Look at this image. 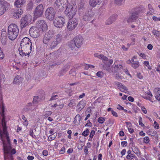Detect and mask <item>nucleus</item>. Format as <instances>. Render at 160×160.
Returning a JSON list of instances; mask_svg holds the SVG:
<instances>
[{
	"instance_id": "obj_12",
	"label": "nucleus",
	"mask_w": 160,
	"mask_h": 160,
	"mask_svg": "<svg viewBox=\"0 0 160 160\" xmlns=\"http://www.w3.org/2000/svg\"><path fill=\"white\" fill-rule=\"evenodd\" d=\"M36 26L42 32L46 31L48 28V26L46 22L44 20H40L38 21Z\"/></svg>"
},
{
	"instance_id": "obj_20",
	"label": "nucleus",
	"mask_w": 160,
	"mask_h": 160,
	"mask_svg": "<svg viewBox=\"0 0 160 160\" xmlns=\"http://www.w3.org/2000/svg\"><path fill=\"white\" fill-rule=\"evenodd\" d=\"M32 44L31 40L27 37H24L21 40L20 44V46L27 45L28 44Z\"/></svg>"
},
{
	"instance_id": "obj_11",
	"label": "nucleus",
	"mask_w": 160,
	"mask_h": 160,
	"mask_svg": "<svg viewBox=\"0 0 160 160\" xmlns=\"http://www.w3.org/2000/svg\"><path fill=\"white\" fill-rule=\"evenodd\" d=\"M68 3V0H56L54 6L57 8H64L67 7Z\"/></svg>"
},
{
	"instance_id": "obj_40",
	"label": "nucleus",
	"mask_w": 160,
	"mask_h": 160,
	"mask_svg": "<svg viewBox=\"0 0 160 160\" xmlns=\"http://www.w3.org/2000/svg\"><path fill=\"white\" fill-rule=\"evenodd\" d=\"M152 33L154 35L157 37H159L160 36V32L156 30H153Z\"/></svg>"
},
{
	"instance_id": "obj_36",
	"label": "nucleus",
	"mask_w": 160,
	"mask_h": 160,
	"mask_svg": "<svg viewBox=\"0 0 160 160\" xmlns=\"http://www.w3.org/2000/svg\"><path fill=\"white\" fill-rule=\"evenodd\" d=\"M55 133H53L52 134L49 136L48 139V141H51L55 139L57 135V133H56L55 134Z\"/></svg>"
},
{
	"instance_id": "obj_25",
	"label": "nucleus",
	"mask_w": 160,
	"mask_h": 160,
	"mask_svg": "<svg viewBox=\"0 0 160 160\" xmlns=\"http://www.w3.org/2000/svg\"><path fill=\"white\" fill-rule=\"evenodd\" d=\"M101 2V0H90L89 4L91 7H95L97 5L100 4Z\"/></svg>"
},
{
	"instance_id": "obj_55",
	"label": "nucleus",
	"mask_w": 160,
	"mask_h": 160,
	"mask_svg": "<svg viewBox=\"0 0 160 160\" xmlns=\"http://www.w3.org/2000/svg\"><path fill=\"white\" fill-rule=\"evenodd\" d=\"M147 94L149 96H150V97H149L148 98H147V99L149 100V101H152L151 97H152V93H151V92L150 91H149L147 93Z\"/></svg>"
},
{
	"instance_id": "obj_6",
	"label": "nucleus",
	"mask_w": 160,
	"mask_h": 160,
	"mask_svg": "<svg viewBox=\"0 0 160 160\" xmlns=\"http://www.w3.org/2000/svg\"><path fill=\"white\" fill-rule=\"evenodd\" d=\"M46 18L50 20H53L55 16L56 12L53 8L50 7L47 8L45 11Z\"/></svg>"
},
{
	"instance_id": "obj_30",
	"label": "nucleus",
	"mask_w": 160,
	"mask_h": 160,
	"mask_svg": "<svg viewBox=\"0 0 160 160\" xmlns=\"http://www.w3.org/2000/svg\"><path fill=\"white\" fill-rule=\"evenodd\" d=\"M132 150L133 152L137 155H140V151L137 146L135 145L132 147Z\"/></svg>"
},
{
	"instance_id": "obj_5",
	"label": "nucleus",
	"mask_w": 160,
	"mask_h": 160,
	"mask_svg": "<svg viewBox=\"0 0 160 160\" xmlns=\"http://www.w3.org/2000/svg\"><path fill=\"white\" fill-rule=\"evenodd\" d=\"M44 9V8L42 4L38 5L33 12L34 18H37L41 17L43 13Z\"/></svg>"
},
{
	"instance_id": "obj_23",
	"label": "nucleus",
	"mask_w": 160,
	"mask_h": 160,
	"mask_svg": "<svg viewBox=\"0 0 160 160\" xmlns=\"http://www.w3.org/2000/svg\"><path fill=\"white\" fill-rule=\"evenodd\" d=\"M125 123L126 124V127L130 133L131 134L133 133L134 132V130L133 128L132 123L129 122H125Z\"/></svg>"
},
{
	"instance_id": "obj_61",
	"label": "nucleus",
	"mask_w": 160,
	"mask_h": 160,
	"mask_svg": "<svg viewBox=\"0 0 160 160\" xmlns=\"http://www.w3.org/2000/svg\"><path fill=\"white\" fill-rule=\"evenodd\" d=\"M32 103H28V106H31V107L29 109H30L31 110H33L34 109H35V107H33L32 106Z\"/></svg>"
},
{
	"instance_id": "obj_7",
	"label": "nucleus",
	"mask_w": 160,
	"mask_h": 160,
	"mask_svg": "<svg viewBox=\"0 0 160 160\" xmlns=\"http://www.w3.org/2000/svg\"><path fill=\"white\" fill-rule=\"evenodd\" d=\"M77 11L76 8L73 7L72 6L68 7L66 8L64 13L70 18H72L75 15Z\"/></svg>"
},
{
	"instance_id": "obj_49",
	"label": "nucleus",
	"mask_w": 160,
	"mask_h": 160,
	"mask_svg": "<svg viewBox=\"0 0 160 160\" xmlns=\"http://www.w3.org/2000/svg\"><path fill=\"white\" fill-rule=\"evenodd\" d=\"M105 121V118L103 117H100L98 119V122L101 124H102Z\"/></svg>"
},
{
	"instance_id": "obj_62",
	"label": "nucleus",
	"mask_w": 160,
	"mask_h": 160,
	"mask_svg": "<svg viewBox=\"0 0 160 160\" xmlns=\"http://www.w3.org/2000/svg\"><path fill=\"white\" fill-rule=\"evenodd\" d=\"M100 59H101L102 60L105 61H107L108 60V58L103 54H102V56H101V57Z\"/></svg>"
},
{
	"instance_id": "obj_56",
	"label": "nucleus",
	"mask_w": 160,
	"mask_h": 160,
	"mask_svg": "<svg viewBox=\"0 0 160 160\" xmlns=\"http://www.w3.org/2000/svg\"><path fill=\"white\" fill-rule=\"evenodd\" d=\"M29 135L33 138H35L36 136L33 134V132L32 129H30L29 131Z\"/></svg>"
},
{
	"instance_id": "obj_53",
	"label": "nucleus",
	"mask_w": 160,
	"mask_h": 160,
	"mask_svg": "<svg viewBox=\"0 0 160 160\" xmlns=\"http://www.w3.org/2000/svg\"><path fill=\"white\" fill-rule=\"evenodd\" d=\"M151 135L155 137L156 138H158L157 132L156 131H153Z\"/></svg>"
},
{
	"instance_id": "obj_35",
	"label": "nucleus",
	"mask_w": 160,
	"mask_h": 160,
	"mask_svg": "<svg viewBox=\"0 0 160 160\" xmlns=\"http://www.w3.org/2000/svg\"><path fill=\"white\" fill-rule=\"evenodd\" d=\"M58 45L55 41L52 42L50 45V48L53 49Z\"/></svg>"
},
{
	"instance_id": "obj_39",
	"label": "nucleus",
	"mask_w": 160,
	"mask_h": 160,
	"mask_svg": "<svg viewBox=\"0 0 160 160\" xmlns=\"http://www.w3.org/2000/svg\"><path fill=\"white\" fill-rule=\"evenodd\" d=\"M1 42L2 44L3 45H5L7 43V38L6 36L2 37L1 38Z\"/></svg>"
},
{
	"instance_id": "obj_52",
	"label": "nucleus",
	"mask_w": 160,
	"mask_h": 160,
	"mask_svg": "<svg viewBox=\"0 0 160 160\" xmlns=\"http://www.w3.org/2000/svg\"><path fill=\"white\" fill-rule=\"evenodd\" d=\"M153 127L157 129H158L159 128V125L156 121H154Z\"/></svg>"
},
{
	"instance_id": "obj_51",
	"label": "nucleus",
	"mask_w": 160,
	"mask_h": 160,
	"mask_svg": "<svg viewBox=\"0 0 160 160\" xmlns=\"http://www.w3.org/2000/svg\"><path fill=\"white\" fill-rule=\"evenodd\" d=\"M65 152V147H63L59 152V154H64Z\"/></svg>"
},
{
	"instance_id": "obj_44",
	"label": "nucleus",
	"mask_w": 160,
	"mask_h": 160,
	"mask_svg": "<svg viewBox=\"0 0 160 160\" xmlns=\"http://www.w3.org/2000/svg\"><path fill=\"white\" fill-rule=\"evenodd\" d=\"M143 142L146 144L149 143L150 142V139L148 136H146L143 138Z\"/></svg>"
},
{
	"instance_id": "obj_32",
	"label": "nucleus",
	"mask_w": 160,
	"mask_h": 160,
	"mask_svg": "<svg viewBox=\"0 0 160 160\" xmlns=\"http://www.w3.org/2000/svg\"><path fill=\"white\" fill-rule=\"evenodd\" d=\"M115 20V16H112L109 18L106 21V23L107 25L111 24Z\"/></svg>"
},
{
	"instance_id": "obj_1",
	"label": "nucleus",
	"mask_w": 160,
	"mask_h": 160,
	"mask_svg": "<svg viewBox=\"0 0 160 160\" xmlns=\"http://www.w3.org/2000/svg\"><path fill=\"white\" fill-rule=\"evenodd\" d=\"M4 112V107L3 103L2 95L0 94V139L2 142L3 150L4 146L10 147L9 154L12 155L16 153V151L15 148L12 149L10 139L7 131Z\"/></svg>"
},
{
	"instance_id": "obj_27",
	"label": "nucleus",
	"mask_w": 160,
	"mask_h": 160,
	"mask_svg": "<svg viewBox=\"0 0 160 160\" xmlns=\"http://www.w3.org/2000/svg\"><path fill=\"white\" fill-rule=\"evenodd\" d=\"M114 73L122 72V66L121 64L115 65L114 67Z\"/></svg>"
},
{
	"instance_id": "obj_22",
	"label": "nucleus",
	"mask_w": 160,
	"mask_h": 160,
	"mask_svg": "<svg viewBox=\"0 0 160 160\" xmlns=\"http://www.w3.org/2000/svg\"><path fill=\"white\" fill-rule=\"evenodd\" d=\"M52 35L49 33V32H46L43 38V42L45 44L48 43L49 40L52 38Z\"/></svg>"
},
{
	"instance_id": "obj_21",
	"label": "nucleus",
	"mask_w": 160,
	"mask_h": 160,
	"mask_svg": "<svg viewBox=\"0 0 160 160\" xmlns=\"http://www.w3.org/2000/svg\"><path fill=\"white\" fill-rule=\"evenodd\" d=\"M115 83L117 86L118 88L121 92H126L127 91V88L121 83L118 82H115Z\"/></svg>"
},
{
	"instance_id": "obj_38",
	"label": "nucleus",
	"mask_w": 160,
	"mask_h": 160,
	"mask_svg": "<svg viewBox=\"0 0 160 160\" xmlns=\"http://www.w3.org/2000/svg\"><path fill=\"white\" fill-rule=\"evenodd\" d=\"M155 96H160V88H155L154 90Z\"/></svg>"
},
{
	"instance_id": "obj_4",
	"label": "nucleus",
	"mask_w": 160,
	"mask_h": 160,
	"mask_svg": "<svg viewBox=\"0 0 160 160\" xmlns=\"http://www.w3.org/2000/svg\"><path fill=\"white\" fill-rule=\"evenodd\" d=\"M32 20V16L29 14H27L22 17L20 20V27L21 28L26 27L30 23Z\"/></svg>"
},
{
	"instance_id": "obj_8",
	"label": "nucleus",
	"mask_w": 160,
	"mask_h": 160,
	"mask_svg": "<svg viewBox=\"0 0 160 160\" xmlns=\"http://www.w3.org/2000/svg\"><path fill=\"white\" fill-rule=\"evenodd\" d=\"M141 12V8L138 7L135 8L133 12L131 14V16L127 19V22H132L138 18V15Z\"/></svg>"
},
{
	"instance_id": "obj_58",
	"label": "nucleus",
	"mask_w": 160,
	"mask_h": 160,
	"mask_svg": "<svg viewBox=\"0 0 160 160\" xmlns=\"http://www.w3.org/2000/svg\"><path fill=\"white\" fill-rule=\"evenodd\" d=\"M139 56L142 57L143 59H146L147 55L144 53H141L139 54Z\"/></svg>"
},
{
	"instance_id": "obj_47",
	"label": "nucleus",
	"mask_w": 160,
	"mask_h": 160,
	"mask_svg": "<svg viewBox=\"0 0 160 160\" xmlns=\"http://www.w3.org/2000/svg\"><path fill=\"white\" fill-rule=\"evenodd\" d=\"M138 123L139 125H140L141 127H145V125L142 122V119L141 117L139 118Z\"/></svg>"
},
{
	"instance_id": "obj_63",
	"label": "nucleus",
	"mask_w": 160,
	"mask_h": 160,
	"mask_svg": "<svg viewBox=\"0 0 160 160\" xmlns=\"http://www.w3.org/2000/svg\"><path fill=\"white\" fill-rule=\"evenodd\" d=\"M106 70L110 73L112 72H113V68L112 67L109 66V68L107 69Z\"/></svg>"
},
{
	"instance_id": "obj_57",
	"label": "nucleus",
	"mask_w": 160,
	"mask_h": 160,
	"mask_svg": "<svg viewBox=\"0 0 160 160\" xmlns=\"http://www.w3.org/2000/svg\"><path fill=\"white\" fill-rule=\"evenodd\" d=\"M67 133L68 134V138L69 139H71V134L72 133L71 130H68L67 131Z\"/></svg>"
},
{
	"instance_id": "obj_29",
	"label": "nucleus",
	"mask_w": 160,
	"mask_h": 160,
	"mask_svg": "<svg viewBox=\"0 0 160 160\" xmlns=\"http://www.w3.org/2000/svg\"><path fill=\"white\" fill-rule=\"evenodd\" d=\"M131 66L134 68H138L139 66V62L137 60L134 61L132 60V61Z\"/></svg>"
},
{
	"instance_id": "obj_50",
	"label": "nucleus",
	"mask_w": 160,
	"mask_h": 160,
	"mask_svg": "<svg viewBox=\"0 0 160 160\" xmlns=\"http://www.w3.org/2000/svg\"><path fill=\"white\" fill-rule=\"evenodd\" d=\"M52 114V112L50 111H47L45 112L44 116L46 117H48Z\"/></svg>"
},
{
	"instance_id": "obj_41",
	"label": "nucleus",
	"mask_w": 160,
	"mask_h": 160,
	"mask_svg": "<svg viewBox=\"0 0 160 160\" xmlns=\"http://www.w3.org/2000/svg\"><path fill=\"white\" fill-rule=\"evenodd\" d=\"M81 117L79 114H77L74 118V121L76 122H80Z\"/></svg>"
},
{
	"instance_id": "obj_2",
	"label": "nucleus",
	"mask_w": 160,
	"mask_h": 160,
	"mask_svg": "<svg viewBox=\"0 0 160 160\" xmlns=\"http://www.w3.org/2000/svg\"><path fill=\"white\" fill-rule=\"evenodd\" d=\"M19 29L18 26L15 24L11 23L8 27V36L11 40H15L18 34Z\"/></svg>"
},
{
	"instance_id": "obj_54",
	"label": "nucleus",
	"mask_w": 160,
	"mask_h": 160,
	"mask_svg": "<svg viewBox=\"0 0 160 160\" xmlns=\"http://www.w3.org/2000/svg\"><path fill=\"white\" fill-rule=\"evenodd\" d=\"M95 131L93 130H92L91 131L90 134L89 135V137L91 138H92L95 135Z\"/></svg>"
},
{
	"instance_id": "obj_59",
	"label": "nucleus",
	"mask_w": 160,
	"mask_h": 160,
	"mask_svg": "<svg viewBox=\"0 0 160 160\" xmlns=\"http://www.w3.org/2000/svg\"><path fill=\"white\" fill-rule=\"evenodd\" d=\"M130 142V145L132 146V147L135 145L134 143L133 142V138H130L129 139Z\"/></svg>"
},
{
	"instance_id": "obj_14",
	"label": "nucleus",
	"mask_w": 160,
	"mask_h": 160,
	"mask_svg": "<svg viewBox=\"0 0 160 160\" xmlns=\"http://www.w3.org/2000/svg\"><path fill=\"white\" fill-rule=\"evenodd\" d=\"M10 149V147H7L4 146V152L5 160H13L12 155L9 154Z\"/></svg>"
},
{
	"instance_id": "obj_60",
	"label": "nucleus",
	"mask_w": 160,
	"mask_h": 160,
	"mask_svg": "<svg viewBox=\"0 0 160 160\" xmlns=\"http://www.w3.org/2000/svg\"><path fill=\"white\" fill-rule=\"evenodd\" d=\"M127 142L126 141H122L121 142V144L122 147H126L127 146Z\"/></svg>"
},
{
	"instance_id": "obj_18",
	"label": "nucleus",
	"mask_w": 160,
	"mask_h": 160,
	"mask_svg": "<svg viewBox=\"0 0 160 160\" xmlns=\"http://www.w3.org/2000/svg\"><path fill=\"white\" fill-rule=\"evenodd\" d=\"M26 3L25 0H15L14 3V5L16 8H20Z\"/></svg>"
},
{
	"instance_id": "obj_13",
	"label": "nucleus",
	"mask_w": 160,
	"mask_h": 160,
	"mask_svg": "<svg viewBox=\"0 0 160 160\" xmlns=\"http://www.w3.org/2000/svg\"><path fill=\"white\" fill-rule=\"evenodd\" d=\"M78 21L75 18L70 19L67 23V28L69 31L74 29L78 25Z\"/></svg>"
},
{
	"instance_id": "obj_24",
	"label": "nucleus",
	"mask_w": 160,
	"mask_h": 160,
	"mask_svg": "<svg viewBox=\"0 0 160 160\" xmlns=\"http://www.w3.org/2000/svg\"><path fill=\"white\" fill-rule=\"evenodd\" d=\"M86 102L85 100H82L80 101L77 106V108L78 110L81 111L85 106Z\"/></svg>"
},
{
	"instance_id": "obj_15",
	"label": "nucleus",
	"mask_w": 160,
	"mask_h": 160,
	"mask_svg": "<svg viewBox=\"0 0 160 160\" xmlns=\"http://www.w3.org/2000/svg\"><path fill=\"white\" fill-rule=\"evenodd\" d=\"M8 3L4 0H0V16L6 11Z\"/></svg>"
},
{
	"instance_id": "obj_64",
	"label": "nucleus",
	"mask_w": 160,
	"mask_h": 160,
	"mask_svg": "<svg viewBox=\"0 0 160 160\" xmlns=\"http://www.w3.org/2000/svg\"><path fill=\"white\" fill-rule=\"evenodd\" d=\"M48 153V152L47 150H44L42 151V155L44 156H47Z\"/></svg>"
},
{
	"instance_id": "obj_48",
	"label": "nucleus",
	"mask_w": 160,
	"mask_h": 160,
	"mask_svg": "<svg viewBox=\"0 0 160 160\" xmlns=\"http://www.w3.org/2000/svg\"><path fill=\"white\" fill-rule=\"evenodd\" d=\"M5 55L2 48L0 47V59H2L4 58Z\"/></svg>"
},
{
	"instance_id": "obj_45",
	"label": "nucleus",
	"mask_w": 160,
	"mask_h": 160,
	"mask_svg": "<svg viewBox=\"0 0 160 160\" xmlns=\"http://www.w3.org/2000/svg\"><path fill=\"white\" fill-rule=\"evenodd\" d=\"M143 64L144 66L147 67L148 69L149 70H151L152 69L148 61H144L143 62Z\"/></svg>"
},
{
	"instance_id": "obj_9",
	"label": "nucleus",
	"mask_w": 160,
	"mask_h": 160,
	"mask_svg": "<svg viewBox=\"0 0 160 160\" xmlns=\"http://www.w3.org/2000/svg\"><path fill=\"white\" fill-rule=\"evenodd\" d=\"M29 32L31 36L34 38L38 37L40 33L42 32L36 26L32 27L29 30Z\"/></svg>"
},
{
	"instance_id": "obj_37",
	"label": "nucleus",
	"mask_w": 160,
	"mask_h": 160,
	"mask_svg": "<svg viewBox=\"0 0 160 160\" xmlns=\"http://www.w3.org/2000/svg\"><path fill=\"white\" fill-rule=\"evenodd\" d=\"M33 6V3L32 1H30L28 3L27 6V9L28 10H32Z\"/></svg>"
},
{
	"instance_id": "obj_42",
	"label": "nucleus",
	"mask_w": 160,
	"mask_h": 160,
	"mask_svg": "<svg viewBox=\"0 0 160 160\" xmlns=\"http://www.w3.org/2000/svg\"><path fill=\"white\" fill-rule=\"evenodd\" d=\"M89 131L88 129L86 128L82 133V135L85 137H87L89 133Z\"/></svg>"
},
{
	"instance_id": "obj_33",
	"label": "nucleus",
	"mask_w": 160,
	"mask_h": 160,
	"mask_svg": "<svg viewBox=\"0 0 160 160\" xmlns=\"http://www.w3.org/2000/svg\"><path fill=\"white\" fill-rule=\"evenodd\" d=\"M21 81V77L19 75H17L14 78L13 83L16 84H18Z\"/></svg>"
},
{
	"instance_id": "obj_26",
	"label": "nucleus",
	"mask_w": 160,
	"mask_h": 160,
	"mask_svg": "<svg viewBox=\"0 0 160 160\" xmlns=\"http://www.w3.org/2000/svg\"><path fill=\"white\" fill-rule=\"evenodd\" d=\"M89 16L88 15H85L83 16V20L85 21H89L92 20V18L93 16V14L91 12H88Z\"/></svg>"
},
{
	"instance_id": "obj_31",
	"label": "nucleus",
	"mask_w": 160,
	"mask_h": 160,
	"mask_svg": "<svg viewBox=\"0 0 160 160\" xmlns=\"http://www.w3.org/2000/svg\"><path fill=\"white\" fill-rule=\"evenodd\" d=\"M68 45L72 50H73L76 47L75 42H74L73 40L69 42L68 43Z\"/></svg>"
},
{
	"instance_id": "obj_46",
	"label": "nucleus",
	"mask_w": 160,
	"mask_h": 160,
	"mask_svg": "<svg viewBox=\"0 0 160 160\" xmlns=\"http://www.w3.org/2000/svg\"><path fill=\"white\" fill-rule=\"evenodd\" d=\"M58 98V96L57 95H55V93H53L52 96L51 98L50 99V101H52L54 100H56Z\"/></svg>"
},
{
	"instance_id": "obj_28",
	"label": "nucleus",
	"mask_w": 160,
	"mask_h": 160,
	"mask_svg": "<svg viewBox=\"0 0 160 160\" xmlns=\"http://www.w3.org/2000/svg\"><path fill=\"white\" fill-rule=\"evenodd\" d=\"M62 40V35L61 34H57L55 37V41L58 44H59L61 42Z\"/></svg>"
},
{
	"instance_id": "obj_19",
	"label": "nucleus",
	"mask_w": 160,
	"mask_h": 160,
	"mask_svg": "<svg viewBox=\"0 0 160 160\" xmlns=\"http://www.w3.org/2000/svg\"><path fill=\"white\" fill-rule=\"evenodd\" d=\"M127 155L126 156V158L128 160H132L133 159L136 160L137 159V157L135 155L132 153L131 150H129L127 152Z\"/></svg>"
},
{
	"instance_id": "obj_34",
	"label": "nucleus",
	"mask_w": 160,
	"mask_h": 160,
	"mask_svg": "<svg viewBox=\"0 0 160 160\" xmlns=\"http://www.w3.org/2000/svg\"><path fill=\"white\" fill-rule=\"evenodd\" d=\"M22 118L23 121L22 122L23 125L24 126L27 127L28 125V123L27 118L24 115H22Z\"/></svg>"
},
{
	"instance_id": "obj_10",
	"label": "nucleus",
	"mask_w": 160,
	"mask_h": 160,
	"mask_svg": "<svg viewBox=\"0 0 160 160\" xmlns=\"http://www.w3.org/2000/svg\"><path fill=\"white\" fill-rule=\"evenodd\" d=\"M65 22V19L63 17L59 16L55 18L53 23L55 26L60 28L64 26Z\"/></svg>"
},
{
	"instance_id": "obj_43",
	"label": "nucleus",
	"mask_w": 160,
	"mask_h": 160,
	"mask_svg": "<svg viewBox=\"0 0 160 160\" xmlns=\"http://www.w3.org/2000/svg\"><path fill=\"white\" fill-rule=\"evenodd\" d=\"M96 75L99 78H102L104 76V73L102 71H99L97 72Z\"/></svg>"
},
{
	"instance_id": "obj_16",
	"label": "nucleus",
	"mask_w": 160,
	"mask_h": 160,
	"mask_svg": "<svg viewBox=\"0 0 160 160\" xmlns=\"http://www.w3.org/2000/svg\"><path fill=\"white\" fill-rule=\"evenodd\" d=\"M83 40L82 37L81 36H76L73 39V40L75 42L76 47L78 48H80L82 44Z\"/></svg>"
},
{
	"instance_id": "obj_3",
	"label": "nucleus",
	"mask_w": 160,
	"mask_h": 160,
	"mask_svg": "<svg viewBox=\"0 0 160 160\" xmlns=\"http://www.w3.org/2000/svg\"><path fill=\"white\" fill-rule=\"evenodd\" d=\"M21 48L18 49L20 55L22 56H29V54L32 51V44L20 46Z\"/></svg>"
},
{
	"instance_id": "obj_17",
	"label": "nucleus",
	"mask_w": 160,
	"mask_h": 160,
	"mask_svg": "<svg viewBox=\"0 0 160 160\" xmlns=\"http://www.w3.org/2000/svg\"><path fill=\"white\" fill-rule=\"evenodd\" d=\"M22 9H16L14 11L13 17L16 19L18 18L23 13Z\"/></svg>"
}]
</instances>
